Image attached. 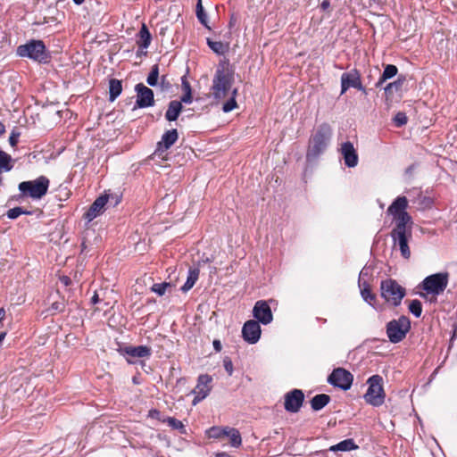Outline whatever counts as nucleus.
Wrapping results in <instances>:
<instances>
[{
	"label": "nucleus",
	"instance_id": "16",
	"mask_svg": "<svg viewBox=\"0 0 457 457\" xmlns=\"http://www.w3.org/2000/svg\"><path fill=\"white\" fill-rule=\"evenodd\" d=\"M253 314L257 320L256 321L263 325L270 324L273 320L270 307L265 301H258L255 303Z\"/></svg>",
	"mask_w": 457,
	"mask_h": 457
},
{
	"label": "nucleus",
	"instance_id": "5",
	"mask_svg": "<svg viewBox=\"0 0 457 457\" xmlns=\"http://www.w3.org/2000/svg\"><path fill=\"white\" fill-rule=\"evenodd\" d=\"M50 181L45 176H40L34 180L23 181L19 184V190L33 199L42 198L47 192Z\"/></svg>",
	"mask_w": 457,
	"mask_h": 457
},
{
	"label": "nucleus",
	"instance_id": "31",
	"mask_svg": "<svg viewBox=\"0 0 457 457\" xmlns=\"http://www.w3.org/2000/svg\"><path fill=\"white\" fill-rule=\"evenodd\" d=\"M397 71L398 70H397L396 66H395L393 64H387L385 67L382 76L379 79L378 82L377 83V86L378 87L380 86L386 79H389L393 78L394 76H395L397 74Z\"/></svg>",
	"mask_w": 457,
	"mask_h": 457
},
{
	"label": "nucleus",
	"instance_id": "10",
	"mask_svg": "<svg viewBox=\"0 0 457 457\" xmlns=\"http://www.w3.org/2000/svg\"><path fill=\"white\" fill-rule=\"evenodd\" d=\"M353 380V376L343 368L335 369L328 378V382L343 390H348Z\"/></svg>",
	"mask_w": 457,
	"mask_h": 457
},
{
	"label": "nucleus",
	"instance_id": "14",
	"mask_svg": "<svg viewBox=\"0 0 457 457\" xmlns=\"http://www.w3.org/2000/svg\"><path fill=\"white\" fill-rule=\"evenodd\" d=\"M135 90L137 92L136 104L138 108H146L154 105V99L152 89L139 83L136 86Z\"/></svg>",
	"mask_w": 457,
	"mask_h": 457
},
{
	"label": "nucleus",
	"instance_id": "38",
	"mask_svg": "<svg viewBox=\"0 0 457 457\" xmlns=\"http://www.w3.org/2000/svg\"><path fill=\"white\" fill-rule=\"evenodd\" d=\"M196 16L202 24H204V26H207V16L204 11V7L202 5V0H198V2H197Z\"/></svg>",
	"mask_w": 457,
	"mask_h": 457
},
{
	"label": "nucleus",
	"instance_id": "11",
	"mask_svg": "<svg viewBox=\"0 0 457 457\" xmlns=\"http://www.w3.org/2000/svg\"><path fill=\"white\" fill-rule=\"evenodd\" d=\"M212 378L208 374H202L198 377L197 385L193 390V394L195 395L193 400V405H196L209 395L212 390Z\"/></svg>",
	"mask_w": 457,
	"mask_h": 457
},
{
	"label": "nucleus",
	"instance_id": "55",
	"mask_svg": "<svg viewBox=\"0 0 457 457\" xmlns=\"http://www.w3.org/2000/svg\"><path fill=\"white\" fill-rule=\"evenodd\" d=\"M373 2H379L380 0H372Z\"/></svg>",
	"mask_w": 457,
	"mask_h": 457
},
{
	"label": "nucleus",
	"instance_id": "53",
	"mask_svg": "<svg viewBox=\"0 0 457 457\" xmlns=\"http://www.w3.org/2000/svg\"><path fill=\"white\" fill-rule=\"evenodd\" d=\"M217 457H233L226 453H220L217 454Z\"/></svg>",
	"mask_w": 457,
	"mask_h": 457
},
{
	"label": "nucleus",
	"instance_id": "30",
	"mask_svg": "<svg viewBox=\"0 0 457 457\" xmlns=\"http://www.w3.org/2000/svg\"><path fill=\"white\" fill-rule=\"evenodd\" d=\"M226 436L230 440L233 447H239L242 444V438L239 431L234 428H228Z\"/></svg>",
	"mask_w": 457,
	"mask_h": 457
},
{
	"label": "nucleus",
	"instance_id": "34",
	"mask_svg": "<svg viewBox=\"0 0 457 457\" xmlns=\"http://www.w3.org/2000/svg\"><path fill=\"white\" fill-rule=\"evenodd\" d=\"M237 94V89L234 88L231 91V97L228 100L222 107L224 112H229L237 107L236 96Z\"/></svg>",
	"mask_w": 457,
	"mask_h": 457
},
{
	"label": "nucleus",
	"instance_id": "33",
	"mask_svg": "<svg viewBox=\"0 0 457 457\" xmlns=\"http://www.w3.org/2000/svg\"><path fill=\"white\" fill-rule=\"evenodd\" d=\"M162 422L167 423L170 428L179 430L182 434L186 433V428L184 424L173 417H168L164 419Z\"/></svg>",
	"mask_w": 457,
	"mask_h": 457
},
{
	"label": "nucleus",
	"instance_id": "2",
	"mask_svg": "<svg viewBox=\"0 0 457 457\" xmlns=\"http://www.w3.org/2000/svg\"><path fill=\"white\" fill-rule=\"evenodd\" d=\"M234 83V72L228 64H220L215 71L212 94L215 99H224L228 96Z\"/></svg>",
	"mask_w": 457,
	"mask_h": 457
},
{
	"label": "nucleus",
	"instance_id": "36",
	"mask_svg": "<svg viewBox=\"0 0 457 457\" xmlns=\"http://www.w3.org/2000/svg\"><path fill=\"white\" fill-rule=\"evenodd\" d=\"M158 76H159L158 65H154L148 77H147V79H146L147 84L151 87L156 86L157 80H158Z\"/></svg>",
	"mask_w": 457,
	"mask_h": 457
},
{
	"label": "nucleus",
	"instance_id": "19",
	"mask_svg": "<svg viewBox=\"0 0 457 457\" xmlns=\"http://www.w3.org/2000/svg\"><path fill=\"white\" fill-rule=\"evenodd\" d=\"M340 151L347 167L353 168L358 164V155L351 142L342 144Z\"/></svg>",
	"mask_w": 457,
	"mask_h": 457
},
{
	"label": "nucleus",
	"instance_id": "3",
	"mask_svg": "<svg viewBox=\"0 0 457 457\" xmlns=\"http://www.w3.org/2000/svg\"><path fill=\"white\" fill-rule=\"evenodd\" d=\"M448 285L447 273H436L428 276L421 283L420 287L426 292L420 294V296L428 298L429 301H436V296L442 294Z\"/></svg>",
	"mask_w": 457,
	"mask_h": 457
},
{
	"label": "nucleus",
	"instance_id": "12",
	"mask_svg": "<svg viewBox=\"0 0 457 457\" xmlns=\"http://www.w3.org/2000/svg\"><path fill=\"white\" fill-rule=\"evenodd\" d=\"M408 228H395L391 232V237L394 240L395 245H398L401 254L405 259L411 256V251L408 246Z\"/></svg>",
	"mask_w": 457,
	"mask_h": 457
},
{
	"label": "nucleus",
	"instance_id": "26",
	"mask_svg": "<svg viewBox=\"0 0 457 457\" xmlns=\"http://www.w3.org/2000/svg\"><path fill=\"white\" fill-rule=\"evenodd\" d=\"M138 36H139V39L137 41L138 46L140 48L146 49L150 46L152 37H151V34H150L148 29L146 28V26L145 24L142 25V27L139 30Z\"/></svg>",
	"mask_w": 457,
	"mask_h": 457
},
{
	"label": "nucleus",
	"instance_id": "18",
	"mask_svg": "<svg viewBox=\"0 0 457 457\" xmlns=\"http://www.w3.org/2000/svg\"><path fill=\"white\" fill-rule=\"evenodd\" d=\"M304 399L303 393L299 389H294L285 396V409L290 412H297Z\"/></svg>",
	"mask_w": 457,
	"mask_h": 457
},
{
	"label": "nucleus",
	"instance_id": "39",
	"mask_svg": "<svg viewBox=\"0 0 457 457\" xmlns=\"http://www.w3.org/2000/svg\"><path fill=\"white\" fill-rule=\"evenodd\" d=\"M168 287H170V283H167V282L156 283L152 286L151 290L153 292H154L155 294H157L158 295L162 296L165 294L166 289Z\"/></svg>",
	"mask_w": 457,
	"mask_h": 457
},
{
	"label": "nucleus",
	"instance_id": "28",
	"mask_svg": "<svg viewBox=\"0 0 457 457\" xmlns=\"http://www.w3.org/2000/svg\"><path fill=\"white\" fill-rule=\"evenodd\" d=\"M357 448H358V446L355 445V443L353 439H345V440L339 442L338 444H337L335 445H332L329 448V450L332 452H337V451L346 452V451H351V450H354Z\"/></svg>",
	"mask_w": 457,
	"mask_h": 457
},
{
	"label": "nucleus",
	"instance_id": "44",
	"mask_svg": "<svg viewBox=\"0 0 457 457\" xmlns=\"http://www.w3.org/2000/svg\"><path fill=\"white\" fill-rule=\"evenodd\" d=\"M402 86V83L400 81H395V82H392V83H389L386 87H385V92L386 94L390 93L393 89H395V90H398Z\"/></svg>",
	"mask_w": 457,
	"mask_h": 457
},
{
	"label": "nucleus",
	"instance_id": "21",
	"mask_svg": "<svg viewBox=\"0 0 457 457\" xmlns=\"http://www.w3.org/2000/svg\"><path fill=\"white\" fill-rule=\"evenodd\" d=\"M108 202V196L107 195H101L98 198L95 200V202L92 204L88 211L85 214V218L91 221L95 218H96L98 215H100L104 210V206Z\"/></svg>",
	"mask_w": 457,
	"mask_h": 457
},
{
	"label": "nucleus",
	"instance_id": "51",
	"mask_svg": "<svg viewBox=\"0 0 457 457\" xmlns=\"http://www.w3.org/2000/svg\"><path fill=\"white\" fill-rule=\"evenodd\" d=\"M91 302L94 304H96V303H97L99 302L98 295L96 293H95V295L91 298Z\"/></svg>",
	"mask_w": 457,
	"mask_h": 457
},
{
	"label": "nucleus",
	"instance_id": "24",
	"mask_svg": "<svg viewBox=\"0 0 457 457\" xmlns=\"http://www.w3.org/2000/svg\"><path fill=\"white\" fill-rule=\"evenodd\" d=\"M14 164L15 160L9 154L0 149V173L12 170Z\"/></svg>",
	"mask_w": 457,
	"mask_h": 457
},
{
	"label": "nucleus",
	"instance_id": "9",
	"mask_svg": "<svg viewBox=\"0 0 457 457\" xmlns=\"http://www.w3.org/2000/svg\"><path fill=\"white\" fill-rule=\"evenodd\" d=\"M17 54L21 57H28L35 61L46 60V46L41 40H31L17 48Z\"/></svg>",
	"mask_w": 457,
	"mask_h": 457
},
{
	"label": "nucleus",
	"instance_id": "46",
	"mask_svg": "<svg viewBox=\"0 0 457 457\" xmlns=\"http://www.w3.org/2000/svg\"><path fill=\"white\" fill-rule=\"evenodd\" d=\"M192 100H193L192 92H187V93L183 94L179 102L185 103V104H191Z\"/></svg>",
	"mask_w": 457,
	"mask_h": 457
},
{
	"label": "nucleus",
	"instance_id": "49",
	"mask_svg": "<svg viewBox=\"0 0 457 457\" xmlns=\"http://www.w3.org/2000/svg\"><path fill=\"white\" fill-rule=\"evenodd\" d=\"M5 317V311L4 308H0V326H2V320Z\"/></svg>",
	"mask_w": 457,
	"mask_h": 457
},
{
	"label": "nucleus",
	"instance_id": "40",
	"mask_svg": "<svg viewBox=\"0 0 457 457\" xmlns=\"http://www.w3.org/2000/svg\"><path fill=\"white\" fill-rule=\"evenodd\" d=\"M24 213V211L21 208V207H15V208H12L10 209L6 215L9 219H16L18 218L19 216H21V214Z\"/></svg>",
	"mask_w": 457,
	"mask_h": 457
},
{
	"label": "nucleus",
	"instance_id": "54",
	"mask_svg": "<svg viewBox=\"0 0 457 457\" xmlns=\"http://www.w3.org/2000/svg\"><path fill=\"white\" fill-rule=\"evenodd\" d=\"M84 1H85V0H73V2H74L76 4H78V5H79V4H83V3H84Z\"/></svg>",
	"mask_w": 457,
	"mask_h": 457
},
{
	"label": "nucleus",
	"instance_id": "37",
	"mask_svg": "<svg viewBox=\"0 0 457 457\" xmlns=\"http://www.w3.org/2000/svg\"><path fill=\"white\" fill-rule=\"evenodd\" d=\"M409 311L419 318L422 312L421 303L419 300H412L409 304Z\"/></svg>",
	"mask_w": 457,
	"mask_h": 457
},
{
	"label": "nucleus",
	"instance_id": "13",
	"mask_svg": "<svg viewBox=\"0 0 457 457\" xmlns=\"http://www.w3.org/2000/svg\"><path fill=\"white\" fill-rule=\"evenodd\" d=\"M350 87L364 90L361 82V75L357 70L345 72L341 76V95L345 94Z\"/></svg>",
	"mask_w": 457,
	"mask_h": 457
},
{
	"label": "nucleus",
	"instance_id": "52",
	"mask_svg": "<svg viewBox=\"0 0 457 457\" xmlns=\"http://www.w3.org/2000/svg\"><path fill=\"white\" fill-rule=\"evenodd\" d=\"M5 132L4 125L0 121V136Z\"/></svg>",
	"mask_w": 457,
	"mask_h": 457
},
{
	"label": "nucleus",
	"instance_id": "4",
	"mask_svg": "<svg viewBox=\"0 0 457 457\" xmlns=\"http://www.w3.org/2000/svg\"><path fill=\"white\" fill-rule=\"evenodd\" d=\"M408 200L405 196H398L387 208V214L393 217L395 228H408L411 224V217L406 212Z\"/></svg>",
	"mask_w": 457,
	"mask_h": 457
},
{
	"label": "nucleus",
	"instance_id": "42",
	"mask_svg": "<svg viewBox=\"0 0 457 457\" xmlns=\"http://www.w3.org/2000/svg\"><path fill=\"white\" fill-rule=\"evenodd\" d=\"M20 136H21L20 132H18L16 130L12 131V133L9 137V143H10L11 146L15 147L17 145Z\"/></svg>",
	"mask_w": 457,
	"mask_h": 457
},
{
	"label": "nucleus",
	"instance_id": "35",
	"mask_svg": "<svg viewBox=\"0 0 457 457\" xmlns=\"http://www.w3.org/2000/svg\"><path fill=\"white\" fill-rule=\"evenodd\" d=\"M207 43L210 48L218 54H222L226 51V46L220 41H212L208 39Z\"/></svg>",
	"mask_w": 457,
	"mask_h": 457
},
{
	"label": "nucleus",
	"instance_id": "23",
	"mask_svg": "<svg viewBox=\"0 0 457 457\" xmlns=\"http://www.w3.org/2000/svg\"><path fill=\"white\" fill-rule=\"evenodd\" d=\"M182 110V104L179 101H171L169 104L168 109L165 113V118L169 121H174L178 119Z\"/></svg>",
	"mask_w": 457,
	"mask_h": 457
},
{
	"label": "nucleus",
	"instance_id": "8",
	"mask_svg": "<svg viewBox=\"0 0 457 457\" xmlns=\"http://www.w3.org/2000/svg\"><path fill=\"white\" fill-rule=\"evenodd\" d=\"M381 296L391 304L397 306L405 295V290L398 283L392 279L381 282Z\"/></svg>",
	"mask_w": 457,
	"mask_h": 457
},
{
	"label": "nucleus",
	"instance_id": "45",
	"mask_svg": "<svg viewBox=\"0 0 457 457\" xmlns=\"http://www.w3.org/2000/svg\"><path fill=\"white\" fill-rule=\"evenodd\" d=\"M181 87H182V90L184 93L192 92L191 86H190L189 82L187 81L186 76H183L181 78Z\"/></svg>",
	"mask_w": 457,
	"mask_h": 457
},
{
	"label": "nucleus",
	"instance_id": "25",
	"mask_svg": "<svg viewBox=\"0 0 457 457\" xmlns=\"http://www.w3.org/2000/svg\"><path fill=\"white\" fill-rule=\"evenodd\" d=\"M199 278V269L190 268L186 283L182 286L181 290L183 292L189 291L195 284Z\"/></svg>",
	"mask_w": 457,
	"mask_h": 457
},
{
	"label": "nucleus",
	"instance_id": "17",
	"mask_svg": "<svg viewBox=\"0 0 457 457\" xmlns=\"http://www.w3.org/2000/svg\"><path fill=\"white\" fill-rule=\"evenodd\" d=\"M119 352L121 355L128 356L127 361L129 363H132L134 359L149 357L151 355V349L145 345L125 346L120 348Z\"/></svg>",
	"mask_w": 457,
	"mask_h": 457
},
{
	"label": "nucleus",
	"instance_id": "29",
	"mask_svg": "<svg viewBox=\"0 0 457 457\" xmlns=\"http://www.w3.org/2000/svg\"><path fill=\"white\" fill-rule=\"evenodd\" d=\"M122 86L121 82L118 79H112L109 82V100L113 102L121 93Z\"/></svg>",
	"mask_w": 457,
	"mask_h": 457
},
{
	"label": "nucleus",
	"instance_id": "43",
	"mask_svg": "<svg viewBox=\"0 0 457 457\" xmlns=\"http://www.w3.org/2000/svg\"><path fill=\"white\" fill-rule=\"evenodd\" d=\"M223 366H224L225 370L228 372V374L229 376H231L234 369H233V363H232V361L230 360V358H228V357L224 358Z\"/></svg>",
	"mask_w": 457,
	"mask_h": 457
},
{
	"label": "nucleus",
	"instance_id": "47",
	"mask_svg": "<svg viewBox=\"0 0 457 457\" xmlns=\"http://www.w3.org/2000/svg\"><path fill=\"white\" fill-rule=\"evenodd\" d=\"M330 6V2L329 0H323L321 2V4H320V8L323 10V11H326L329 8Z\"/></svg>",
	"mask_w": 457,
	"mask_h": 457
},
{
	"label": "nucleus",
	"instance_id": "22",
	"mask_svg": "<svg viewBox=\"0 0 457 457\" xmlns=\"http://www.w3.org/2000/svg\"><path fill=\"white\" fill-rule=\"evenodd\" d=\"M365 276H368V271L363 269L360 272L358 281L359 287L361 289V295L365 302L369 303L370 305H373L372 302L375 300L376 296L371 293L369 284L364 280Z\"/></svg>",
	"mask_w": 457,
	"mask_h": 457
},
{
	"label": "nucleus",
	"instance_id": "1",
	"mask_svg": "<svg viewBox=\"0 0 457 457\" xmlns=\"http://www.w3.org/2000/svg\"><path fill=\"white\" fill-rule=\"evenodd\" d=\"M332 137V129L328 123L319 125L312 133L309 139L306 159L316 160L322 154L329 145Z\"/></svg>",
	"mask_w": 457,
	"mask_h": 457
},
{
	"label": "nucleus",
	"instance_id": "41",
	"mask_svg": "<svg viewBox=\"0 0 457 457\" xmlns=\"http://www.w3.org/2000/svg\"><path fill=\"white\" fill-rule=\"evenodd\" d=\"M395 123L397 127H401L407 122V117L403 112H398L394 118Z\"/></svg>",
	"mask_w": 457,
	"mask_h": 457
},
{
	"label": "nucleus",
	"instance_id": "6",
	"mask_svg": "<svg viewBox=\"0 0 457 457\" xmlns=\"http://www.w3.org/2000/svg\"><path fill=\"white\" fill-rule=\"evenodd\" d=\"M368 389L364 395L365 401L375 407L380 406L385 401V393L382 387V378L374 375L368 379Z\"/></svg>",
	"mask_w": 457,
	"mask_h": 457
},
{
	"label": "nucleus",
	"instance_id": "27",
	"mask_svg": "<svg viewBox=\"0 0 457 457\" xmlns=\"http://www.w3.org/2000/svg\"><path fill=\"white\" fill-rule=\"evenodd\" d=\"M330 401V397L328 395L320 394L315 395L312 401L311 405L314 411H320L324 408Z\"/></svg>",
	"mask_w": 457,
	"mask_h": 457
},
{
	"label": "nucleus",
	"instance_id": "20",
	"mask_svg": "<svg viewBox=\"0 0 457 457\" xmlns=\"http://www.w3.org/2000/svg\"><path fill=\"white\" fill-rule=\"evenodd\" d=\"M178 138L179 135L177 129H173L166 131L162 135V140L158 143L156 153L159 155H162L163 152L167 151L172 145L176 143Z\"/></svg>",
	"mask_w": 457,
	"mask_h": 457
},
{
	"label": "nucleus",
	"instance_id": "7",
	"mask_svg": "<svg viewBox=\"0 0 457 457\" xmlns=\"http://www.w3.org/2000/svg\"><path fill=\"white\" fill-rule=\"evenodd\" d=\"M411 328V321L406 316L389 321L386 325V335L391 343L401 342Z\"/></svg>",
	"mask_w": 457,
	"mask_h": 457
},
{
	"label": "nucleus",
	"instance_id": "32",
	"mask_svg": "<svg viewBox=\"0 0 457 457\" xmlns=\"http://www.w3.org/2000/svg\"><path fill=\"white\" fill-rule=\"evenodd\" d=\"M229 427H212L207 430V436L210 438L220 439L226 436Z\"/></svg>",
	"mask_w": 457,
	"mask_h": 457
},
{
	"label": "nucleus",
	"instance_id": "50",
	"mask_svg": "<svg viewBox=\"0 0 457 457\" xmlns=\"http://www.w3.org/2000/svg\"><path fill=\"white\" fill-rule=\"evenodd\" d=\"M61 281L65 285V286H68L71 282V279L70 278L64 276L62 278H61Z\"/></svg>",
	"mask_w": 457,
	"mask_h": 457
},
{
	"label": "nucleus",
	"instance_id": "48",
	"mask_svg": "<svg viewBox=\"0 0 457 457\" xmlns=\"http://www.w3.org/2000/svg\"><path fill=\"white\" fill-rule=\"evenodd\" d=\"M213 347L216 350V352H220L221 351V344H220V342L219 340H214L213 341Z\"/></svg>",
	"mask_w": 457,
	"mask_h": 457
},
{
	"label": "nucleus",
	"instance_id": "15",
	"mask_svg": "<svg viewBox=\"0 0 457 457\" xmlns=\"http://www.w3.org/2000/svg\"><path fill=\"white\" fill-rule=\"evenodd\" d=\"M261 333L262 330L259 322L253 320L246 321L242 328L243 338L249 344L257 343L260 339Z\"/></svg>",
	"mask_w": 457,
	"mask_h": 457
}]
</instances>
